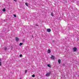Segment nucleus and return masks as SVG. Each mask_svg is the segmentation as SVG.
<instances>
[{"label": "nucleus", "instance_id": "0eeeda50", "mask_svg": "<svg viewBox=\"0 0 79 79\" xmlns=\"http://www.w3.org/2000/svg\"><path fill=\"white\" fill-rule=\"evenodd\" d=\"M47 66L49 68H51V66H50V64H48Z\"/></svg>", "mask_w": 79, "mask_h": 79}, {"label": "nucleus", "instance_id": "7ed1b4c3", "mask_svg": "<svg viewBox=\"0 0 79 79\" xmlns=\"http://www.w3.org/2000/svg\"><path fill=\"white\" fill-rule=\"evenodd\" d=\"M73 50L74 52H76L77 50V48H76V47H74L73 48Z\"/></svg>", "mask_w": 79, "mask_h": 79}, {"label": "nucleus", "instance_id": "dca6fc26", "mask_svg": "<svg viewBox=\"0 0 79 79\" xmlns=\"http://www.w3.org/2000/svg\"><path fill=\"white\" fill-rule=\"evenodd\" d=\"M52 43H53L55 42V40H53L52 41Z\"/></svg>", "mask_w": 79, "mask_h": 79}, {"label": "nucleus", "instance_id": "423d86ee", "mask_svg": "<svg viewBox=\"0 0 79 79\" xmlns=\"http://www.w3.org/2000/svg\"><path fill=\"white\" fill-rule=\"evenodd\" d=\"M58 62L59 64H60L61 63V60H58Z\"/></svg>", "mask_w": 79, "mask_h": 79}, {"label": "nucleus", "instance_id": "4468645a", "mask_svg": "<svg viewBox=\"0 0 79 79\" xmlns=\"http://www.w3.org/2000/svg\"><path fill=\"white\" fill-rule=\"evenodd\" d=\"M23 56V55H22V54H20V55H19V56L20 57H22V56Z\"/></svg>", "mask_w": 79, "mask_h": 79}, {"label": "nucleus", "instance_id": "6e6552de", "mask_svg": "<svg viewBox=\"0 0 79 79\" xmlns=\"http://www.w3.org/2000/svg\"><path fill=\"white\" fill-rule=\"evenodd\" d=\"M23 45V43H20L19 44V46H21Z\"/></svg>", "mask_w": 79, "mask_h": 79}, {"label": "nucleus", "instance_id": "1a4fd4ad", "mask_svg": "<svg viewBox=\"0 0 79 79\" xmlns=\"http://www.w3.org/2000/svg\"><path fill=\"white\" fill-rule=\"evenodd\" d=\"M25 4L27 6H28V4H27V2H26Z\"/></svg>", "mask_w": 79, "mask_h": 79}, {"label": "nucleus", "instance_id": "f3484780", "mask_svg": "<svg viewBox=\"0 0 79 79\" xmlns=\"http://www.w3.org/2000/svg\"><path fill=\"white\" fill-rule=\"evenodd\" d=\"M7 49V48H4L5 50H6Z\"/></svg>", "mask_w": 79, "mask_h": 79}, {"label": "nucleus", "instance_id": "9b49d317", "mask_svg": "<svg viewBox=\"0 0 79 79\" xmlns=\"http://www.w3.org/2000/svg\"><path fill=\"white\" fill-rule=\"evenodd\" d=\"M2 11H6V10L5 8H3V9Z\"/></svg>", "mask_w": 79, "mask_h": 79}, {"label": "nucleus", "instance_id": "39448f33", "mask_svg": "<svg viewBox=\"0 0 79 79\" xmlns=\"http://www.w3.org/2000/svg\"><path fill=\"white\" fill-rule=\"evenodd\" d=\"M15 40H16V41L18 42V41H19V39L18 38V37H16Z\"/></svg>", "mask_w": 79, "mask_h": 79}, {"label": "nucleus", "instance_id": "9d476101", "mask_svg": "<svg viewBox=\"0 0 79 79\" xmlns=\"http://www.w3.org/2000/svg\"><path fill=\"white\" fill-rule=\"evenodd\" d=\"M51 15L52 16H53V13H51Z\"/></svg>", "mask_w": 79, "mask_h": 79}, {"label": "nucleus", "instance_id": "2eb2a0df", "mask_svg": "<svg viewBox=\"0 0 79 79\" xmlns=\"http://www.w3.org/2000/svg\"><path fill=\"white\" fill-rule=\"evenodd\" d=\"M13 16H14V17H16V15H14Z\"/></svg>", "mask_w": 79, "mask_h": 79}, {"label": "nucleus", "instance_id": "aec40b11", "mask_svg": "<svg viewBox=\"0 0 79 79\" xmlns=\"http://www.w3.org/2000/svg\"><path fill=\"white\" fill-rule=\"evenodd\" d=\"M32 37L33 38H34V36L33 35H32Z\"/></svg>", "mask_w": 79, "mask_h": 79}, {"label": "nucleus", "instance_id": "4be33fe9", "mask_svg": "<svg viewBox=\"0 0 79 79\" xmlns=\"http://www.w3.org/2000/svg\"><path fill=\"white\" fill-rule=\"evenodd\" d=\"M15 2H16V0H14Z\"/></svg>", "mask_w": 79, "mask_h": 79}, {"label": "nucleus", "instance_id": "ddd939ff", "mask_svg": "<svg viewBox=\"0 0 79 79\" xmlns=\"http://www.w3.org/2000/svg\"><path fill=\"white\" fill-rule=\"evenodd\" d=\"M32 77H35V75L33 74L32 75Z\"/></svg>", "mask_w": 79, "mask_h": 79}, {"label": "nucleus", "instance_id": "f8f14e48", "mask_svg": "<svg viewBox=\"0 0 79 79\" xmlns=\"http://www.w3.org/2000/svg\"><path fill=\"white\" fill-rule=\"evenodd\" d=\"M51 52V51H50V50H48V53H50V52Z\"/></svg>", "mask_w": 79, "mask_h": 79}, {"label": "nucleus", "instance_id": "6ab92c4d", "mask_svg": "<svg viewBox=\"0 0 79 79\" xmlns=\"http://www.w3.org/2000/svg\"><path fill=\"white\" fill-rule=\"evenodd\" d=\"M25 73H27V70H26L25 71Z\"/></svg>", "mask_w": 79, "mask_h": 79}, {"label": "nucleus", "instance_id": "412c9836", "mask_svg": "<svg viewBox=\"0 0 79 79\" xmlns=\"http://www.w3.org/2000/svg\"><path fill=\"white\" fill-rule=\"evenodd\" d=\"M63 66H65V64H63Z\"/></svg>", "mask_w": 79, "mask_h": 79}, {"label": "nucleus", "instance_id": "f03ea898", "mask_svg": "<svg viewBox=\"0 0 79 79\" xmlns=\"http://www.w3.org/2000/svg\"><path fill=\"white\" fill-rule=\"evenodd\" d=\"M51 59H53V60H55V56H54L53 55H51Z\"/></svg>", "mask_w": 79, "mask_h": 79}, {"label": "nucleus", "instance_id": "20e7f679", "mask_svg": "<svg viewBox=\"0 0 79 79\" xmlns=\"http://www.w3.org/2000/svg\"><path fill=\"white\" fill-rule=\"evenodd\" d=\"M47 32H51V30L50 28L48 29L47 30Z\"/></svg>", "mask_w": 79, "mask_h": 79}, {"label": "nucleus", "instance_id": "f257e3e1", "mask_svg": "<svg viewBox=\"0 0 79 79\" xmlns=\"http://www.w3.org/2000/svg\"><path fill=\"white\" fill-rule=\"evenodd\" d=\"M50 74H51V72H50L49 73H46V76H49L50 75Z\"/></svg>", "mask_w": 79, "mask_h": 79}, {"label": "nucleus", "instance_id": "5701e85b", "mask_svg": "<svg viewBox=\"0 0 79 79\" xmlns=\"http://www.w3.org/2000/svg\"><path fill=\"white\" fill-rule=\"evenodd\" d=\"M0 61H1V59H0Z\"/></svg>", "mask_w": 79, "mask_h": 79}, {"label": "nucleus", "instance_id": "a211bd4d", "mask_svg": "<svg viewBox=\"0 0 79 79\" xmlns=\"http://www.w3.org/2000/svg\"><path fill=\"white\" fill-rule=\"evenodd\" d=\"M2 65V63H1V62H0V66H1Z\"/></svg>", "mask_w": 79, "mask_h": 79}]
</instances>
